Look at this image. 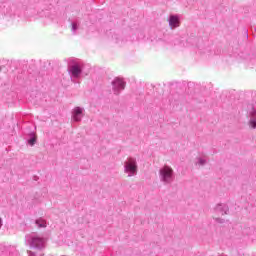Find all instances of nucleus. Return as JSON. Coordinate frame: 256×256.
Returning a JSON list of instances; mask_svg holds the SVG:
<instances>
[{"label":"nucleus","instance_id":"f257e3e1","mask_svg":"<svg viewBox=\"0 0 256 256\" xmlns=\"http://www.w3.org/2000/svg\"><path fill=\"white\" fill-rule=\"evenodd\" d=\"M27 241L31 249H37L38 251L45 249V239L37 235V233L29 235L27 237Z\"/></svg>","mask_w":256,"mask_h":256},{"label":"nucleus","instance_id":"9b49d317","mask_svg":"<svg viewBox=\"0 0 256 256\" xmlns=\"http://www.w3.org/2000/svg\"><path fill=\"white\" fill-rule=\"evenodd\" d=\"M172 43L178 47H185V40L179 35H175L172 39Z\"/></svg>","mask_w":256,"mask_h":256},{"label":"nucleus","instance_id":"39448f33","mask_svg":"<svg viewBox=\"0 0 256 256\" xmlns=\"http://www.w3.org/2000/svg\"><path fill=\"white\" fill-rule=\"evenodd\" d=\"M83 117H85V108L76 106L72 110V121H74V123H81Z\"/></svg>","mask_w":256,"mask_h":256},{"label":"nucleus","instance_id":"20e7f679","mask_svg":"<svg viewBox=\"0 0 256 256\" xmlns=\"http://www.w3.org/2000/svg\"><path fill=\"white\" fill-rule=\"evenodd\" d=\"M125 173H129V177L137 174V160L133 157H129L124 163Z\"/></svg>","mask_w":256,"mask_h":256},{"label":"nucleus","instance_id":"4468645a","mask_svg":"<svg viewBox=\"0 0 256 256\" xmlns=\"http://www.w3.org/2000/svg\"><path fill=\"white\" fill-rule=\"evenodd\" d=\"M197 159H198V161L196 162V165H201V166H203V165H206V164H207V160H205L204 158L199 157V158H197Z\"/></svg>","mask_w":256,"mask_h":256},{"label":"nucleus","instance_id":"1a4fd4ad","mask_svg":"<svg viewBox=\"0 0 256 256\" xmlns=\"http://www.w3.org/2000/svg\"><path fill=\"white\" fill-rule=\"evenodd\" d=\"M216 213H221V215H229V206L227 204L219 203L214 208Z\"/></svg>","mask_w":256,"mask_h":256},{"label":"nucleus","instance_id":"f3484780","mask_svg":"<svg viewBox=\"0 0 256 256\" xmlns=\"http://www.w3.org/2000/svg\"><path fill=\"white\" fill-rule=\"evenodd\" d=\"M38 179H39V176H37V175L33 176V181H37Z\"/></svg>","mask_w":256,"mask_h":256},{"label":"nucleus","instance_id":"dca6fc26","mask_svg":"<svg viewBox=\"0 0 256 256\" xmlns=\"http://www.w3.org/2000/svg\"><path fill=\"white\" fill-rule=\"evenodd\" d=\"M244 32L246 34V37H249V31L247 30V28H244Z\"/></svg>","mask_w":256,"mask_h":256},{"label":"nucleus","instance_id":"ddd939ff","mask_svg":"<svg viewBox=\"0 0 256 256\" xmlns=\"http://www.w3.org/2000/svg\"><path fill=\"white\" fill-rule=\"evenodd\" d=\"M249 125L252 127V129H256V117H251Z\"/></svg>","mask_w":256,"mask_h":256},{"label":"nucleus","instance_id":"2eb2a0df","mask_svg":"<svg viewBox=\"0 0 256 256\" xmlns=\"http://www.w3.org/2000/svg\"><path fill=\"white\" fill-rule=\"evenodd\" d=\"M216 223H220L221 225H223V223H225V219L223 218H215Z\"/></svg>","mask_w":256,"mask_h":256},{"label":"nucleus","instance_id":"0eeeda50","mask_svg":"<svg viewBox=\"0 0 256 256\" xmlns=\"http://www.w3.org/2000/svg\"><path fill=\"white\" fill-rule=\"evenodd\" d=\"M168 23L170 29H177L181 25V20L179 19V15L177 14H170L168 18Z\"/></svg>","mask_w":256,"mask_h":256},{"label":"nucleus","instance_id":"6ab92c4d","mask_svg":"<svg viewBox=\"0 0 256 256\" xmlns=\"http://www.w3.org/2000/svg\"><path fill=\"white\" fill-rule=\"evenodd\" d=\"M253 111H254V113L256 114V110H255V108H253Z\"/></svg>","mask_w":256,"mask_h":256},{"label":"nucleus","instance_id":"f8f14e48","mask_svg":"<svg viewBox=\"0 0 256 256\" xmlns=\"http://www.w3.org/2000/svg\"><path fill=\"white\" fill-rule=\"evenodd\" d=\"M35 225H37L39 229H45V227H47V221L40 217L35 220Z\"/></svg>","mask_w":256,"mask_h":256},{"label":"nucleus","instance_id":"423d86ee","mask_svg":"<svg viewBox=\"0 0 256 256\" xmlns=\"http://www.w3.org/2000/svg\"><path fill=\"white\" fill-rule=\"evenodd\" d=\"M111 85L114 95H119V93L125 89V81L121 80V78H115L111 82Z\"/></svg>","mask_w":256,"mask_h":256},{"label":"nucleus","instance_id":"6e6552de","mask_svg":"<svg viewBox=\"0 0 256 256\" xmlns=\"http://www.w3.org/2000/svg\"><path fill=\"white\" fill-rule=\"evenodd\" d=\"M25 139L30 147H35V144L37 143V133L33 131L26 133Z\"/></svg>","mask_w":256,"mask_h":256},{"label":"nucleus","instance_id":"9d476101","mask_svg":"<svg viewBox=\"0 0 256 256\" xmlns=\"http://www.w3.org/2000/svg\"><path fill=\"white\" fill-rule=\"evenodd\" d=\"M69 21H70L71 31L73 32V35H77V31H79V27L81 25V21H79L78 19H76L74 21L69 19Z\"/></svg>","mask_w":256,"mask_h":256},{"label":"nucleus","instance_id":"7ed1b4c3","mask_svg":"<svg viewBox=\"0 0 256 256\" xmlns=\"http://www.w3.org/2000/svg\"><path fill=\"white\" fill-rule=\"evenodd\" d=\"M68 73L71 80L76 83L75 79H80L83 73V66L79 62L72 61L68 65Z\"/></svg>","mask_w":256,"mask_h":256},{"label":"nucleus","instance_id":"f03ea898","mask_svg":"<svg viewBox=\"0 0 256 256\" xmlns=\"http://www.w3.org/2000/svg\"><path fill=\"white\" fill-rule=\"evenodd\" d=\"M159 175L160 181H162V183L171 184L175 180V173L173 172V168L168 165H165L159 170Z\"/></svg>","mask_w":256,"mask_h":256},{"label":"nucleus","instance_id":"a211bd4d","mask_svg":"<svg viewBox=\"0 0 256 256\" xmlns=\"http://www.w3.org/2000/svg\"><path fill=\"white\" fill-rule=\"evenodd\" d=\"M3 227V219L0 217V229Z\"/></svg>","mask_w":256,"mask_h":256}]
</instances>
